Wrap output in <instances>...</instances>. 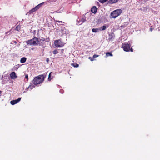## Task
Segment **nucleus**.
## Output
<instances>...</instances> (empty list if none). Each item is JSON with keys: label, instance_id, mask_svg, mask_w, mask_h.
I'll list each match as a JSON object with an SVG mask.
<instances>
[{"label": "nucleus", "instance_id": "f257e3e1", "mask_svg": "<svg viewBox=\"0 0 160 160\" xmlns=\"http://www.w3.org/2000/svg\"><path fill=\"white\" fill-rule=\"evenodd\" d=\"M40 41H42L44 42H48L49 41V38H42L40 40H39L38 38L35 36L33 38L28 40L27 41V43L28 44H29L30 45H37L39 44L40 45Z\"/></svg>", "mask_w": 160, "mask_h": 160}, {"label": "nucleus", "instance_id": "a878e982", "mask_svg": "<svg viewBox=\"0 0 160 160\" xmlns=\"http://www.w3.org/2000/svg\"><path fill=\"white\" fill-rule=\"evenodd\" d=\"M153 28H152V26H151V28H150V31L151 32H152V30H153Z\"/></svg>", "mask_w": 160, "mask_h": 160}, {"label": "nucleus", "instance_id": "1a4fd4ad", "mask_svg": "<svg viewBox=\"0 0 160 160\" xmlns=\"http://www.w3.org/2000/svg\"><path fill=\"white\" fill-rule=\"evenodd\" d=\"M98 8L95 6L92 7L91 9V11L93 13H96L97 11Z\"/></svg>", "mask_w": 160, "mask_h": 160}, {"label": "nucleus", "instance_id": "a211bd4d", "mask_svg": "<svg viewBox=\"0 0 160 160\" xmlns=\"http://www.w3.org/2000/svg\"><path fill=\"white\" fill-rule=\"evenodd\" d=\"M52 73V72H51L49 75L48 77V78L49 81H50L53 78V77H51V75Z\"/></svg>", "mask_w": 160, "mask_h": 160}, {"label": "nucleus", "instance_id": "aec40b11", "mask_svg": "<svg viewBox=\"0 0 160 160\" xmlns=\"http://www.w3.org/2000/svg\"><path fill=\"white\" fill-rule=\"evenodd\" d=\"M34 87H35V86L34 85H33L32 84V85H30L29 86L28 88H30L31 89H32Z\"/></svg>", "mask_w": 160, "mask_h": 160}, {"label": "nucleus", "instance_id": "7c9ffc66", "mask_svg": "<svg viewBox=\"0 0 160 160\" xmlns=\"http://www.w3.org/2000/svg\"><path fill=\"white\" fill-rule=\"evenodd\" d=\"M49 59L48 58H47V62H48V61H49Z\"/></svg>", "mask_w": 160, "mask_h": 160}, {"label": "nucleus", "instance_id": "0eeeda50", "mask_svg": "<svg viewBox=\"0 0 160 160\" xmlns=\"http://www.w3.org/2000/svg\"><path fill=\"white\" fill-rule=\"evenodd\" d=\"M21 98H19L17 99L12 101H11L10 102V103L12 105H14L15 104L19 102L21 100Z\"/></svg>", "mask_w": 160, "mask_h": 160}, {"label": "nucleus", "instance_id": "5701e85b", "mask_svg": "<svg viewBox=\"0 0 160 160\" xmlns=\"http://www.w3.org/2000/svg\"><path fill=\"white\" fill-rule=\"evenodd\" d=\"M89 59H90V60L91 61H94V58H93V57H89Z\"/></svg>", "mask_w": 160, "mask_h": 160}, {"label": "nucleus", "instance_id": "b1692460", "mask_svg": "<svg viewBox=\"0 0 160 160\" xmlns=\"http://www.w3.org/2000/svg\"><path fill=\"white\" fill-rule=\"evenodd\" d=\"M98 56H99V55H97L96 54H94V55H93V57L94 58V59L95 58L97 57H98Z\"/></svg>", "mask_w": 160, "mask_h": 160}, {"label": "nucleus", "instance_id": "7ed1b4c3", "mask_svg": "<svg viewBox=\"0 0 160 160\" xmlns=\"http://www.w3.org/2000/svg\"><path fill=\"white\" fill-rule=\"evenodd\" d=\"M122 12V10L120 9H117L111 13V16L112 18H116L118 16L120 15Z\"/></svg>", "mask_w": 160, "mask_h": 160}, {"label": "nucleus", "instance_id": "c85d7f7f", "mask_svg": "<svg viewBox=\"0 0 160 160\" xmlns=\"http://www.w3.org/2000/svg\"><path fill=\"white\" fill-rule=\"evenodd\" d=\"M63 51H64V49H61V52L62 53H63Z\"/></svg>", "mask_w": 160, "mask_h": 160}, {"label": "nucleus", "instance_id": "2eb2a0df", "mask_svg": "<svg viewBox=\"0 0 160 160\" xmlns=\"http://www.w3.org/2000/svg\"><path fill=\"white\" fill-rule=\"evenodd\" d=\"M71 65L72 66H73L74 67L77 68L79 66V65L77 63H72Z\"/></svg>", "mask_w": 160, "mask_h": 160}, {"label": "nucleus", "instance_id": "9b49d317", "mask_svg": "<svg viewBox=\"0 0 160 160\" xmlns=\"http://www.w3.org/2000/svg\"><path fill=\"white\" fill-rule=\"evenodd\" d=\"M113 34H114L113 33H111V34H109V37L108 38V40L109 41H112L114 39V36Z\"/></svg>", "mask_w": 160, "mask_h": 160}, {"label": "nucleus", "instance_id": "ddd939ff", "mask_svg": "<svg viewBox=\"0 0 160 160\" xmlns=\"http://www.w3.org/2000/svg\"><path fill=\"white\" fill-rule=\"evenodd\" d=\"M27 58L26 57L22 58L20 59V62L21 63H24L26 61Z\"/></svg>", "mask_w": 160, "mask_h": 160}, {"label": "nucleus", "instance_id": "423d86ee", "mask_svg": "<svg viewBox=\"0 0 160 160\" xmlns=\"http://www.w3.org/2000/svg\"><path fill=\"white\" fill-rule=\"evenodd\" d=\"M41 6V4H39L36 6L34 8H32L31 10H30L29 12H28V13H29V14H31L33 12H35L36 11L38 10L39 9V8H40V7Z\"/></svg>", "mask_w": 160, "mask_h": 160}, {"label": "nucleus", "instance_id": "9d476101", "mask_svg": "<svg viewBox=\"0 0 160 160\" xmlns=\"http://www.w3.org/2000/svg\"><path fill=\"white\" fill-rule=\"evenodd\" d=\"M108 25L106 26V25H105L99 28V30L101 31L105 30L106 29V28H108Z\"/></svg>", "mask_w": 160, "mask_h": 160}, {"label": "nucleus", "instance_id": "6e6552de", "mask_svg": "<svg viewBox=\"0 0 160 160\" xmlns=\"http://www.w3.org/2000/svg\"><path fill=\"white\" fill-rule=\"evenodd\" d=\"M10 77L11 78L14 79L17 78V76H16L15 72H12L10 74Z\"/></svg>", "mask_w": 160, "mask_h": 160}, {"label": "nucleus", "instance_id": "f8f14e48", "mask_svg": "<svg viewBox=\"0 0 160 160\" xmlns=\"http://www.w3.org/2000/svg\"><path fill=\"white\" fill-rule=\"evenodd\" d=\"M119 0H109L108 1V3L112 4L117 2Z\"/></svg>", "mask_w": 160, "mask_h": 160}, {"label": "nucleus", "instance_id": "473e14b6", "mask_svg": "<svg viewBox=\"0 0 160 160\" xmlns=\"http://www.w3.org/2000/svg\"><path fill=\"white\" fill-rule=\"evenodd\" d=\"M2 92L1 90H0V94H1Z\"/></svg>", "mask_w": 160, "mask_h": 160}, {"label": "nucleus", "instance_id": "4be33fe9", "mask_svg": "<svg viewBox=\"0 0 160 160\" xmlns=\"http://www.w3.org/2000/svg\"><path fill=\"white\" fill-rule=\"evenodd\" d=\"M108 0H99V1L101 2L102 3H104L105 2H106Z\"/></svg>", "mask_w": 160, "mask_h": 160}, {"label": "nucleus", "instance_id": "bb28decb", "mask_svg": "<svg viewBox=\"0 0 160 160\" xmlns=\"http://www.w3.org/2000/svg\"><path fill=\"white\" fill-rule=\"evenodd\" d=\"M56 22H59V23H62V21H59V20H56Z\"/></svg>", "mask_w": 160, "mask_h": 160}, {"label": "nucleus", "instance_id": "393cba45", "mask_svg": "<svg viewBox=\"0 0 160 160\" xmlns=\"http://www.w3.org/2000/svg\"><path fill=\"white\" fill-rule=\"evenodd\" d=\"M25 78L27 79V80L28 79V74L25 75Z\"/></svg>", "mask_w": 160, "mask_h": 160}, {"label": "nucleus", "instance_id": "f3484780", "mask_svg": "<svg viewBox=\"0 0 160 160\" xmlns=\"http://www.w3.org/2000/svg\"><path fill=\"white\" fill-rule=\"evenodd\" d=\"M106 55L107 57H108L109 56H113L112 53H111L110 52H107L106 53Z\"/></svg>", "mask_w": 160, "mask_h": 160}, {"label": "nucleus", "instance_id": "2f4dec72", "mask_svg": "<svg viewBox=\"0 0 160 160\" xmlns=\"http://www.w3.org/2000/svg\"><path fill=\"white\" fill-rule=\"evenodd\" d=\"M8 32H6V33H6V34H7L8 33Z\"/></svg>", "mask_w": 160, "mask_h": 160}, {"label": "nucleus", "instance_id": "dca6fc26", "mask_svg": "<svg viewBox=\"0 0 160 160\" xmlns=\"http://www.w3.org/2000/svg\"><path fill=\"white\" fill-rule=\"evenodd\" d=\"M98 30H99V28H93L92 30V32H96Z\"/></svg>", "mask_w": 160, "mask_h": 160}, {"label": "nucleus", "instance_id": "6ab92c4d", "mask_svg": "<svg viewBox=\"0 0 160 160\" xmlns=\"http://www.w3.org/2000/svg\"><path fill=\"white\" fill-rule=\"evenodd\" d=\"M21 27L19 25H18L16 26L15 30L17 31H19L20 30Z\"/></svg>", "mask_w": 160, "mask_h": 160}, {"label": "nucleus", "instance_id": "4468645a", "mask_svg": "<svg viewBox=\"0 0 160 160\" xmlns=\"http://www.w3.org/2000/svg\"><path fill=\"white\" fill-rule=\"evenodd\" d=\"M86 21L85 19L84 18H82L81 20V21L82 22V23H80V22L78 21V20H77V23L78 25H81L82 24V23Z\"/></svg>", "mask_w": 160, "mask_h": 160}, {"label": "nucleus", "instance_id": "20e7f679", "mask_svg": "<svg viewBox=\"0 0 160 160\" xmlns=\"http://www.w3.org/2000/svg\"><path fill=\"white\" fill-rule=\"evenodd\" d=\"M54 43L55 46L57 48L62 47L64 45V43L61 39L55 40L54 42Z\"/></svg>", "mask_w": 160, "mask_h": 160}, {"label": "nucleus", "instance_id": "39448f33", "mask_svg": "<svg viewBox=\"0 0 160 160\" xmlns=\"http://www.w3.org/2000/svg\"><path fill=\"white\" fill-rule=\"evenodd\" d=\"M131 45L130 43H124L122 44V48L123 49V50L125 52H129L130 51V48Z\"/></svg>", "mask_w": 160, "mask_h": 160}, {"label": "nucleus", "instance_id": "c756f323", "mask_svg": "<svg viewBox=\"0 0 160 160\" xmlns=\"http://www.w3.org/2000/svg\"><path fill=\"white\" fill-rule=\"evenodd\" d=\"M13 42L14 43H15V44H16L17 43V42L15 41H13Z\"/></svg>", "mask_w": 160, "mask_h": 160}, {"label": "nucleus", "instance_id": "f03ea898", "mask_svg": "<svg viewBox=\"0 0 160 160\" xmlns=\"http://www.w3.org/2000/svg\"><path fill=\"white\" fill-rule=\"evenodd\" d=\"M45 77V75L41 74L39 75L34 78L32 81V82L35 85L40 84L43 82Z\"/></svg>", "mask_w": 160, "mask_h": 160}, {"label": "nucleus", "instance_id": "cd10ccee", "mask_svg": "<svg viewBox=\"0 0 160 160\" xmlns=\"http://www.w3.org/2000/svg\"><path fill=\"white\" fill-rule=\"evenodd\" d=\"M130 51L131 52H133V49L132 48H130Z\"/></svg>", "mask_w": 160, "mask_h": 160}, {"label": "nucleus", "instance_id": "412c9836", "mask_svg": "<svg viewBox=\"0 0 160 160\" xmlns=\"http://www.w3.org/2000/svg\"><path fill=\"white\" fill-rule=\"evenodd\" d=\"M52 52H53V54H55L58 53V51L56 49V50H53V51Z\"/></svg>", "mask_w": 160, "mask_h": 160}]
</instances>
